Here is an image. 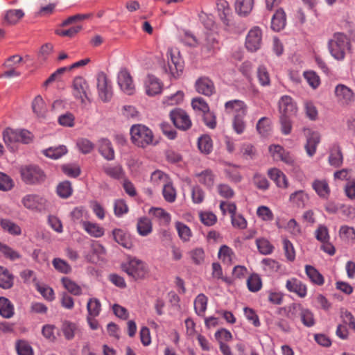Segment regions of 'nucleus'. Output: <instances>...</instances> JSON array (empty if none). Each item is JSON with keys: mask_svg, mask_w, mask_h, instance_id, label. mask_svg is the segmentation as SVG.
Listing matches in <instances>:
<instances>
[{"mask_svg": "<svg viewBox=\"0 0 355 355\" xmlns=\"http://www.w3.org/2000/svg\"><path fill=\"white\" fill-rule=\"evenodd\" d=\"M130 132L132 144L139 148H145L148 146H156L158 143L153 131L143 124L132 125Z\"/></svg>", "mask_w": 355, "mask_h": 355, "instance_id": "f257e3e1", "label": "nucleus"}, {"mask_svg": "<svg viewBox=\"0 0 355 355\" xmlns=\"http://www.w3.org/2000/svg\"><path fill=\"white\" fill-rule=\"evenodd\" d=\"M33 139V134L25 129L14 130L8 128L3 132V141L11 150H15V144H28L32 142Z\"/></svg>", "mask_w": 355, "mask_h": 355, "instance_id": "f03ea898", "label": "nucleus"}, {"mask_svg": "<svg viewBox=\"0 0 355 355\" xmlns=\"http://www.w3.org/2000/svg\"><path fill=\"white\" fill-rule=\"evenodd\" d=\"M286 316L291 320L300 318L302 323L306 327H311L315 323L313 312L299 303H293L287 307Z\"/></svg>", "mask_w": 355, "mask_h": 355, "instance_id": "7ed1b4c3", "label": "nucleus"}, {"mask_svg": "<svg viewBox=\"0 0 355 355\" xmlns=\"http://www.w3.org/2000/svg\"><path fill=\"white\" fill-rule=\"evenodd\" d=\"M22 181L28 185L40 184L45 181L46 175L43 170L35 164L23 165L19 168Z\"/></svg>", "mask_w": 355, "mask_h": 355, "instance_id": "20e7f679", "label": "nucleus"}, {"mask_svg": "<svg viewBox=\"0 0 355 355\" xmlns=\"http://www.w3.org/2000/svg\"><path fill=\"white\" fill-rule=\"evenodd\" d=\"M328 44L331 55L337 60H343L345 56L346 49H350V43L347 36L342 33H336Z\"/></svg>", "mask_w": 355, "mask_h": 355, "instance_id": "39448f33", "label": "nucleus"}, {"mask_svg": "<svg viewBox=\"0 0 355 355\" xmlns=\"http://www.w3.org/2000/svg\"><path fill=\"white\" fill-rule=\"evenodd\" d=\"M21 202L26 209L35 212L46 211L50 207L48 200L39 194H26L21 198Z\"/></svg>", "mask_w": 355, "mask_h": 355, "instance_id": "423d86ee", "label": "nucleus"}, {"mask_svg": "<svg viewBox=\"0 0 355 355\" xmlns=\"http://www.w3.org/2000/svg\"><path fill=\"white\" fill-rule=\"evenodd\" d=\"M166 57L168 64H164L163 67L164 72L170 74L173 78L178 77L183 70V64L179 51L177 49L168 48Z\"/></svg>", "mask_w": 355, "mask_h": 355, "instance_id": "0eeeda50", "label": "nucleus"}, {"mask_svg": "<svg viewBox=\"0 0 355 355\" xmlns=\"http://www.w3.org/2000/svg\"><path fill=\"white\" fill-rule=\"evenodd\" d=\"M123 270L135 279H142L148 273V268L145 263L142 261L132 258L127 263L122 266Z\"/></svg>", "mask_w": 355, "mask_h": 355, "instance_id": "6e6552de", "label": "nucleus"}, {"mask_svg": "<svg viewBox=\"0 0 355 355\" xmlns=\"http://www.w3.org/2000/svg\"><path fill=\"white\" fill-rule=\"evenodd\" d=\"M89 87L87 81L81 76L76 77L72 84V94L76 99L85 103L89 99Z\"/></svg>", "mask_w": 355, "mask_h": 355, "instance_id": "1a4fd4ad", "label": "nucleus"}, {"mask_svg": "<svg viewBox=\"0 0 355 355\" xmlns=\"http://www.w3.org/2000/svg\"><path fill=\"white\" fill-rule=\"evenodd\" d=\"M96 80L100 98L105 102L110 101L112 96V89L107 76L105 73L100 72L97 74Z\"/></svg>", "mask_w": 355, "mask_h": 355, "instance_id": "9d476101", "label": "nucleus"}, {"mask_svg": "<svg viewBox=\"0 0 355 355\" xmlns=\"http://www.w3.org/2000/svg\"><path fill=\"white\" fill-rule=\"evenodd\" d=\"M262 44V31L259 26L251 28L245 38V47L251 52L259 50Z\"/></svg>", "mask_w": 355, "mask_h": 355, "instance_id": "9b49d317", "label": "nucleus"}, {"mask_svg": "<svg viewBox=\"0 0 355 355\" xmlns=\"http://www.w3.org/2000/svg\"><path fill=\"white\" fill-rule=\"evenodd\" d=\"M170 118L174 125L178 129L186 130L191 125L189 116L181 109H174L170 112Z\"/></svg>", "mask_w": 355, "mask_h": 355, "instance_id": "f8f14e48", "label": "nucleus"}, {"mask_svg": "<svg viewBox=\"0 0 355 355\" xmlns=\"http://www.w3.org/2000/svg\"><path fill=\"white\" fill-rule=\"evenodd\" d=\"M280 116H292L296 114L297 107L294 100L287 95L281 97L278 103Z\"/></svg>", "mask_w": 355, "mask_h": 355, "instance_id": "ddd939ff", "label": "nucleus"}, {"mask_svg": "<svg viewBox=\"0 0 355 355\" xmlns=\"http://www.w3.org/2000/svg\"><path fill=\"white\" fill-rule=\"evenodd\" d=\"M335 95L338 101L345 105L351 104L355 100V95L353 91L343 84H339L336 87Z\"/></svg>", "mask_w": 355, "mask_h": 355, "instance_id": "4468645a", "label": "nucleus"}, {"mask_svg": "<svg viewBox=\"0 0 355 355\" xmlns=\"http://www.w3.org/2000/svg\"><path fill=\"white\" fill-rule=\"evenodd\" d=\"M118 84L121 89L128 95H132L135 91V85L130 73L121 69L118 74Z\"/></svg>", "mask_w": 355, "mask_h": 355, "instance_id": "2eb2a0df", "label": "nucleus"}, {"mask_svg": "<svg viewBox=\"0 0 355 355\" xmlns=\"http://www.w3.org/2000/svg\"><path fill=\"white\" fill-rule=\"evenodd\" d=\"M226 113L234 116H246L248 106L245 103L241 100H231L225 103Z\"/></svg>", "mask_w": 355, "mask_h": 355, "instance_id": "dca6fc26", "label": "nucleus"}, {"mask_svg": "<svg viewBox=\"0 0 355 355\" xmlns=\"http://www.w3.org/2000/svg\"><path fill=\"white\" fill-rule=\"evenodd\" d=\"M146 94L149 96L159 94L163 88L162 82L153 75H148L144 80Z\"/></svg>", "mask_w": 355, "mask_h": 355, "instance_id": "f3484780", "label": "nucleus"}, {"mask_svg": "<svg viewBox=\"0 0 355 355\" xmlns=\"http://www.w3.org/2000/svg\"><path fill=\"white\" fill-rule=\"evenodd\" d=\"M196 91L202 95L210 96L215 92L213 81L207 76L198 78L195 83Z\"/></svg>", "mask_w": 355, "mask_h": 355, "instance_id": "a211bd4d", "label": "nucleus"}, {"mask_svg": "<svg viewBox=\"0 0 355 355\" xmlns=\"http://www.w3.org/2000/svg\"><path fill=\"white\" fill-rule=\"evenodd\" d=\"M306 142L304 148L309 157H313L317 149V146L320 141V136L318 132L308 130L306 132Z\"/></svg>", "mask_w": 355, "mask_h": 355, "instance_id": "6ab92c4d", "label": "nucleus"}, {"mask_svg": "<svg viewBox=\"0 0 355 355\" xmlns=\"http://www.w3.org/2000/svg\"><path fill=\"white\" fill-rule=\"evenodd\" d=\"M216 6L223 23L227 27L231 28L233 26V22L229 3L225 0H218Z\"/></svg>", "mask_w": 355, "mask_h": 355, "instance_id": "aec40b11", "label": "nucleus"}, {"mask_svg": "<svg viewBox=\"0 0 355 355\" xmlns=\"http://www.w3.org/2000/svg\"><path fill=\"white\" fill-rule=\"evenodd\" d=\"M286 288L288 291L296 293L300 297H304L307 293L306 286L296 278L288 279Z\"/></svg>", "mask_w": 355, "mask_h": 355, "instance_id": "412c9836", "label": "nucleus"}, {"mask_svg": "<svg viewBox=\"0 0 355 355\" xmlns=\"http://www.w3.org/2000/svg\"><path fill=\"white\" fill-rule=\"evenodd\" d=\"M98 151L101 155L107 160L114 159V150L112 143L107 139H101L98 142Z\"/></svg>", "mask_w": 355, "mask_h": 355, "instance_id": "4be33fe9", "label": "nucleus"}, {"mask_svg": "<svg viewBox=\"0 0 355 355\" xmlns=\"http://www.w3.org/2000/svg\"><path fill=\"white\" fill-rule=\"evenodd\" d=\"M268 175L275 182L279 188H286L288 187V179L286 175L279 168H272L268 171Z\"/></svg>", "mask_w": 355, "mask_h": 355, "instance_id": "5701e85b", "label": "nucleus"}, {"mask_svg": "<svg viewBox=\"0 0 355 355\" xmlns=\"http://www.w3.org/2000/svg\"><path fill=\"white\" fill-rule=\"evenodd\" d=\"M219 49L218 40L213 35H209L202 47V52L207 56L214 55Z\"/></svg>", "mask_w": 355, "mask_h": 355, "instance_id": "b1692460", "label": "nucleus"}, {"mask_svg": "<svg viewBox=\"0 0 355 355\" xmlns=\"http://www.w3.org/2000/svg\"><path fill=\"white\" fill-rule=\"evenodd\" d=\"M149 214L157 220L162 225H167L171 221V215L164 209L160 207H152L148 211Z\"/></svg>", "mask_w": 355, "mask_h": 355, "instance_id": "393cba45", "label": "nucleus"}, {"mask_svg": "<svg viewBox=\"0 0 355 355\" xmlns=\"http://www.w3.org/2000/svg\"><path fill=\"white\" fill-rule=\"evenodd\" d=\"M70 216L72 220L76 224H80L81 227L89 218L88 211L83 207H75L70 213Z\"/></svg>", "mask_w": 355, "mask_h": 355, "instance_id": "a878e982", "label": "nucleus"}, {"mask_svg": "<svg viewBox=\"0 0 355 355\" xmlns=\"http://www.w3.org/2000/svg\"><path fill=\"white\" fill-rule=\"evenodd\" d=\"M286 21V14L282 8H279L272 17L271 28L275 31H280L285 27Z\"/></svg>", "mask_w": 355, "mask_h": 355, "instance_id": "bb28decb", "label": "nucleus"}, {"mask_svg": "<svg viewBox=\"0 0 355 355\" xmlns=\"http://www.w3.org/2000/svg\"><path fill=\"white\" fill-rule=\"evenodd\" d=\"M114 241L123 248L130 249L132 246L130 236L121 229H115L112 232Z\"/></svg>", "mask_w": 355, "mask_h": 355, "instance_id": "cd10ccee", "label": "nucleus"}, {"mask_svg": "<svg viewBox=\"0 0 355 355\" xmlns=\"http://www.w3.org/2000/svg\"><path fill=\"white\" fill-rule=\"evenodd\" d=\"M61 330L64 338L68 340H71L73 339L76 334L80 332V329L76 323L66 320L63 322Z\"/></svg>", "mask_w": 355, "mask_h": 355, "instance_id": "c85d7f7f", "label": "nucleus"}, {"mask_svg": "<svg viewBox=\"0 0 355 355\" xmlns=\"http://www.w3.org/2000/svg\"><path fill=\"white\" fill-rule=\"evenodd\" d=\"M83 229L91 236L101 238L105 234V230L99 224L87 220L84 223Z\"/></svg>", "mask_w": 355, "mask_h": 355, "instance_id": "c756f323", "label": "nucleus"}, {"mask_svg": "<svg viewBox=\"0 0 355 355\" xmlns=\"http://www.w3.org/2000/svg\"><path fill=\"white\" fill-rule=\"evenodd\" d=\"M309 199V195L303 190H299L292 193L289 198L291 203L300 208H303L306 206Z\"/></svg>", "mask_w": 355, "mask_h": 355, "instance_id": "7c9ffc66", "label": "nucleus"}, {"mask_svg": "<svg viewBox=\"0 0 355 355\" xmlns=\"http://www.w3.org/2000/svg\"><path fill=\"white\" fill-rule=\"evenodd\" d=\"M312 187L320 198L327 199L329 197L330 189L325 180H314L312 184Z\"/></svg>", "mask_w": 355, "mask_h": 355, "instance_id": "2f4dec72", "label": "nucleus"}, {"mask_svg": "<svg viewBox=\"0 0 355 355\" xmlns=\"http://www.w3.org/2000/svg\"><path fill=\"white\" fill-rule=\"evenodd\" d=\"M254 0H236L235 3V10L241 15L245 17L252 10Z\"/></svg>", "mask_w": 355, "mask_h": 355, "instance_id": "473e14b6", "label": "nucleus"}, {"mask_svg": "<svg viewBox=\"0 0 355 355\" xmlns=\"http://www.w3.org/2000/svg\"><path fill=\"white\" fill-rule=\"evenodd\" d=\"M103 171L107 175L116 180L122 179L125 176V172L120 164L104 166Z\"/></svg>", "mask_w": 355, "mask_h": 355, "instance_id": "72a5a7b5", "label": "nucleus"}, {"mask_svg": "<svg viewBox=\"0 0 355 355\" xmlns=\"http://www.w3.org/2000/svg\"><path fill=\"white\" fill-rule=\"evenodd\" d=\"M0 315L5 318H10L14 315L13 304L4 297H0Z\"/></svg>", "mask_w": 355, "mask_h": 355, "instance_id": "f704fd0d", "label": "nucleus"}, {"mask_svg": "<svg viewBox=\"0 0 355 355\" xmlns=\"http://www.w3.org/2000/svg\"><path fill=\"white\" fill-rule=\"evenodd\" d=\"M343 161V154L338 146H334L329 156V163L334 167H339Z\"/></svg>", "mask_w": 355, "mask_h": 355, "instance_id": "c9c22d12", "label": "nucleus"}, {"mask_svg": "<svg viewBox=\"0 0 355 355\" xmlns=\"http://www.w3.org/2000/svg\"><path fill=\"white\" fill-rule=\"evenodd\" d=\"M305 272L310 281L317 285L321 286L324 284V277L319 271L313 266L306 265Z\"/></svg>", "mask_w": 355, "mask_h": 355, "instance_id": "e433bc0d", "label": "nucleus"}, {"mask_svg": "<svg viewBox=\"0 0 355 355\" xmlns=\"http://www.w3.org/2000/svg\"><path fill=\"white\" fill-rule=\"evenodd\" d=\"M87 316L98 317L101 311V303L96 297H91L87 303Z\"/></svg>", "mask_w": 355, "mask_h": 355, "instance_id": "4c0bfd02", "label": "nucleus"}, {"mask_svg": "<svg viewBox=\"0 0 355 355\" xmlns=\"http://www.w3.org/2000/svg\"><path fill=\"white\" fill-rule=\"evenodd\" d=\"M196 176L200 183L204 184L208 189L213 187L215 177L211 171L205 170L201 173H197Z\"/></svg>", "mask_w": 355, "mask_h": 355, "instance_id": "58836bf2", "label": "nucleus"}, {"mask_svg": "<svg viewBox=\"0 0 355 355\" xmlns=\"http://www.w3.org/2000/svg\"><path fill=\"white\" fill-rule=\"evenodd\" d=\"M91 256H87V259L89 261L95 262L96 259H98L105 254V248L98 241H93L91 243Z\"/></svg>", "mask_w": 355, "mask_h": 355, "instance_id": "ea45409f", "label": "nucleus"}, {"mask_svg": "<svg viewBox=\"0 0 355 355\" xmlns=\"http://www.w3.org/2000/svg\"><path fill=\"white\" fill-rule=\"evenodd\" d=\"M137 228L139 235L146 236L152 232V223L146 217L141 218L138 220Z\"/></svg>", "mask_w": 355, "mask_h": 355, "instance_id": "a19ab883", "label": "nucleus"}, {"mask_svg": "<svg viewBox=\"0 0 355 355\" xmlns=\"http://www.w3.org/2000/svg\"><path fill=\"white\" fill-rule=\"evenodd\" d=\"M207 297L202 293L199 294L194 301V309L196 314L203 316L207 306Z\"/></svg>", "mask_w": 355, "mask_h": 355, "instance_id": "79ce46f5", "label": "nucleus"}, {"mask_svg": "<svg viewBox=\"0 0 355 355\" xmlns=\"http://www.w3.org/2000/svg\"><path fill=\"white\" fill-rule=\"evenodd\" d=\"M175 227L180 239L183 242H187L190 241V239L192 236V232L187 225L182 222L177 221L175 222Z\"/></svg>", "mask_w": 355, "mask_h": 355, "instance_id": "37998d69", "label": "nucleus"}, {"mask_svg": "<svg viewBox=\"0 0 355 355\" xmlns=\"http://www.w3.org/2000/svg\"><path fill=\"white\" fill-rule=\"evenodd\" d=\"M13 285V276L9 271L0 266V287L4 289L10 288Z\"/></svg>", "mask_w": 355, "mask_h": 355, "instance_id": "c03bdc74", "label": "nucleus"}, {"mask_svg": "<svg viewBox=\"0 0 355 355\" xmlns=\"http://www.w3.org/2000/svg\"><path fill=\"white\" fill-rule=\"evenodd\" d=\"M0 225L2 229L12 235H20L21 230L20 227L9 219H1Z\"/></svg>", "mask_w": 355, "mask_h": 355, "instance_id": "a18cd8bd", "label": "nucleus"}, {"mask_svg": "<svg viewBox=\"0 0 355 355\" xmlns=\"http://www.w3.org/2000/svg\"><path fill=\"white\" fill-rule=\"evenodd\" d=\"M32 108L38 117H44L47 109L43 98L40 96H37L32 103Z\"/></svg>", "mask_w": 355, "mask_h": 355, "instance_id": "49530a36", "label": "nucleus"}, {"mask_svg": "<svg viewBox=\"0 0 355 355\" xmlns=\"http://www.w3.org/2000/svg\"><path fill=\"white\" fill-rule=\"evenodd\" d=\"M67 153V147L64 145L57 147H50L44 150V154L51 159H57Z\"/></svg>", "mask_w": 355, "mask_h": 355, "instance_id": "de8ad7c7", "label": "nucleus"}, {"mask_svg": "<svg viewBox=\"0 0 355 355\" xmlns=\"http://www.w3.org/2000/svg\"><path fill=\"white\" fill-rule=\"evenodd\" d=\"M198 146L202 153L205 154H209L213 149V143L211 137L207 135L199 137L198 141Z\"/></svg>", "mask_w": 355, "mask_h": 355, "instance_id": "09e8293b", "label": "nucleus"}, {"mask_svg": "<svg viewBox=\"0 0 355 355\" xmlns=\"http://www.w3.org/2000/svg\"><path fill=\"white\" fill-rule=\"evenodd\" d=\"M24 16L21 9H12L6 11L4 19L9 24H15Z\"/></svg>", "mask_w": 355, "mask_h": 355, "instance_id": "8fccbe9b", "label": "nucleus"}, {"mask_svg": "<svg viewBox=\"0 0 355 355\" xmlns=\"http://www.w3.org/2000/svg\"><path fill=\"white\" fill-rule=\"evenodd\" d=\"M62 283L64 287L71 294L74 295H80L82 293V288L75 282L72 281L69 277H62Z\"/></svg>", "mask_w": 355, "mask_h": 355, "instance_id": "3c124183", "label": "nucleus"}, {"mask_svg": "<svg viewBox=\"0 0 355 355\" xmlns=\"http://www.w3.org/2000/svg\"><path fill=\"white\" fill-rule=\"evenodd\" d=\"M247 286L251 292H257L261 288V277L257 274L251 275L247 279Z\"/></svg>", "mask_w": 355, "mask_h": 355, "instance_id": "603ef678", "label": "nucleus"}, {"mask_svg": "<svg viewBox=\"0 0 355 355\" xmlns=\"http://www.w3.org/2000/svg\"><path fill=\"white\" fill-rule=\"evenodd\" d=\"M76 146L82 153L88 154L94 149V144L87 138H79L77 139Z\"/></svg>", "mask_w": 355, "mask_h": 355, "instance_id": "864d4df0", "label": "nucleus"}, {"mask_svg": "<svg viewBox=\"0 0 355 355\" xmlns=\"http://www.w3.org/2000/svg\"><path fill=\"white\" fill-rule=\"evenodd\" d=\"M218 255L219 259L224 263L230 264L234 256V252L230 247L223 245L220 248Z\"/></svg>", "mask_w": 355, "mask_h": 355, "instance_id": "5fc2aeb1", "label": "nucleus"}, {"mask_svg": "<svg viewBox=\"0 0 355 355\" xmlns=\"http://www.w3.org/2000/svg\"><path fill=\"white\" fill-rule=\"evenodd\" d=\"M0 253L11 261L17 260L21 257L18 252L1 242H0Z\"/></svg>", "mask_w": 355, "mask_h": 355, "instance_id": "6e6d98bb", "label": "nucleus"}, {"mask_svg": "<svg viewBox=\"0 0 355 355\" xmlns=\"http://www.w3.org/2000/svg\"><path fill=\"white\" fill-rule=\"evenodd\" d=\"M18 355H33V350L30 344L24 340L17 341L15 345Z\"/></svg>", "mask_w": 355, "mask_h": 355, "instance_id": "4d7b16f0", "label": "nucleus"}, {"mask_svg": "<svg viewBox=\"0 0 355 355\" xmlns=\"http://www.w3.org/2000/svg\"><path fill=\"white\" fill-rule=\"evenodd\" d=\"M256 244L262 254H270L273 252L274 247L267 239H258L256 240Z\"/></svg>", "mask_w": 355, "mask_h": 355, "instance_id": "13d9d810", "label": "nucleus"}, {"mask_svg": "<svg viewBox=\"0 0 355 355\" xmlns=\"http://www.w3.org/2000/svg\"><path fill=\"white\" fill-rule=\"evenodd\" d=\"M57 193L62 198H69L72 193V188L69 181L60 182L57 187Z\"/></svg>", "mask_w": 355, "mask_h": 355, "instance_id": "bf43d9fd", "label": "nucleus"}, {"mask_svg": "<svg viewBox=\"0 0 355 355\" xmlns=\"http://www.w3.org/2000/svg\"><path fill=\"white\" fill-rule=\"evenodd\" d=\"M184 98V93L177 91L175 94L164 98L163 103L166 105H175L180 103Z\"/></svg>", "mask_w": 355, "mask_h": 355, "instance_id": "052dcab7", "label": "nucleus"}, {"mask_svg": "<svg viewBox=\"0 0 355 355\" xmlns=\"http://www.w3.org/2000/svg\"><path fill=\"white\" fill-rule=\"evenodd\" d=\"M257 78L259 83L262 86H268L270 84V79L269 73L266 67L261 65L257 69Z\"/></svg>", "mask_w": 355, "mask_h": 355, "instance_id": "680f3d73", "label": "nucleus"}, {"mask_svg": "<svg viewBox=\"0 0 355 355\" xmlns=\"http://www.w3.org/2000/svg\"><path fill=\"white\" fill-rule=\"evenodd\" d=\"M240 153L245 159H252L256 155L257 150L251 144L244 143L241 146Z\"/></svg>", "mask_w": 355, "mask_h": 355, "instance_id": "e2e57ef3", "label": "nucleus"}, {"mask_svg": "<svg viewBox=\"0 0 355 355\" xmlns=\"http://www.w3.org/2000/svg\"><path fill=\"white\" fill-rule=\"evenodd\" d=\"M257 130L261 136H267L271 130L269 119L267 117L261 118L257 124Z\"/></svg>", "mask_w": 355, "mask_h": 355, "instance_id": "0e129e2a", "label": "nucleus"}, {"mask_svg": "<svg viewBox=\"0 0 355 355\" xmlns=\"http://www.w3.org/2000/svg\"><path fill=\"white\" fill-rule=\"evenodd\" d=\"M53 267L60 272L68 274L71 271V267L64 260L60 258H55L52 261Z\"/></svg>", "mask_w": 355, "mask_h": 355, "instance_id": "69168bd1", "label": "nucleus"}, {"mask_svg": "<svg viewBox=\"0 0 355 355\" xmlns=\"http://www.w3.org/2000/svg\"><path fill=\"white\" fill-rule=\"evenodd\" d=\"M151 182L155 185L162 184L168 183V178L166 174L161 171H155L151 174L150 177Z\"/></svg>", "mask_w": 355, "mask_h": 355, "instance_id": "338daca9", "label": "nucleus"}, {"mask_svg": "<svg viewBox=\"0 0 355 355\" xmlns=\"http://www.w3.org/2000/svg\"><path fill=\"white\" fill-rule=\"evenodd\" d=\"M315 236L321 243L329 241L330 236L328 228L324 225H319L315 231Z\"/></svg>", "mask_w": 355, "mask_h": 355, "instance_id": "774afa93", "label": "nucleus"}]
</instances>
